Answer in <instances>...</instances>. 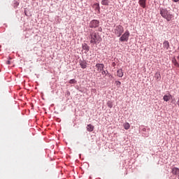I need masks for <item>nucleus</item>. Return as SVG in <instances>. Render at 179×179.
Here are the masks:
<instances>
[{
    "mask_svg": "<svg viewBox=\"0 0 179 179\" xmlns=\"http://www.w3.org/2000/svg\"><path fill=\"white\" fill-rule=\"evenodd\" d=\"M95 6H96V9H100V5L99 3H95Z\"/></svg>",
    "mask_w": 179,
    "mask_h": 179,
    "instance_id": "5701e85b",
    "label": "nucleus"
},
{
    "mask_svg": "<svg viewBox=\"0 0 179 179\" xmlns=\"http://www.w3.org/2000/svg\"><path fill=\"white\" fill-rule=\"evenodd\" d=\"M163 48L166 51H167V50H169V48H170V43L169 42V41H164V43H163Z\"/></svg>",
    "mask_w": 179,
    "mask_h": 179,
    "instance_id": "6e6552de",
    "label": "nucleus"
},
{
    "mask_svg": "<svg viewBox=\"0 0 179 179\" xmlns=\"http://www.w3.org/2000/svg\"><path fill=\"white\" fill-rule=\"evenodd\" d=\"M107 73H108V71L102 70L101 74L105 75V76H107Z\"/></svg>",
    "mask_w": 179,
    "mask_h": 179,
    "instance_id": "412c9836",
    "label": "nucleus"
},
{
    "mask_svg": "<svg viewBox=\"0 0 179 179\" xmlns=\"http://www.w3.org/2000/svg\"><path fill=\"white\" fill-rule=\"evenodd\" d=\"M100 24V22L97 20H93L90 22V27L91 29H96V27H99Z\"/></svg>",
    "mask_w": 179,
    "mask_h": 179,
    "instance_id": "39448f33",
    "label": "nucleus"
},
{
    "mask_svg": "<svg viewBox=\"0 0 179 179\" xmlns=\"http://www.w3.org/2000/svg\"><path fill=\"white\" fill-rule=\"evenodd\" d=\"M94 130V126L90 124H87V131H88V132H93Z\"/></svg>",
    "mask_w": 179,
    "mask_h": 179,
    "instance_id": "9b49d317",
    "label": "nucleus"
},
{
    "mask_svg": "<svg viewBox=\"0 0 179 179\" xmlns=\"http://www.w3.org/2000/svg\"><path fill=\"white\" fill-rule=\"evenodd\" d=\"M172 62L174 66H176V68H179V54L177 56L176 59V58L173 59Z\"/></svg>",
    "mask_w": 179,
    "mask_h": 179,
    "instance_id": "423d86ee",
    "label": "nucleus"
},
{
    "mask_svg": "<svg viewBox=\"0 0 179 179\" xmlns=\"http://www.w3.org/2000/svg\"><path fill=\"white\" fill-rule=\"evenodd\" d=\"M173 2H178L179 0H173Z\"/></svg>",
    "mask_w": 179,
    "mask_h": 179,
    "instance_id": "cd10ccee",
    "label": "nucleus"
},
{
    "mask_svg": "<svg viewBox=\"0 0 179 179\" xmlns=\"http://www.w3.org/2000/svg\"><path fill=\"white\" fill-rule=\"evenodd\" d=\"M113 33L117 37H121L124 33V27L122 25H117L114 27Z\"/></svg>",
    "mask_w": 179,
    "mask_h": 179,
    "instance_id": "7ed1b4c3",
    "label": "nucleus"
},
{
    "mask_svg": "<svg viewBox=\"0 0 179 179\" xmlns=\"http://www.w3.org/2000/svg\"><path fill=\"white\" fill-rule=\"evenodd\" d=\"M117 76L119 78H122V76H124V72H122V69H119L117 71Z\"/></svg>",
    "mask_w": 179,
    "mask_h": 179,
    "instance_id": "f8f14e48",
    "label": "nucleus"
},
{
    "mask_svg": "<svg viewBox=\"0 0 179 179\" xmlns=\"http://www.w3.org/2000/svg\"><path fill=\"white\" fill-rule=\"evenodd\" d=\"M123 127H124V129H129V128H131V125L128 122L124 123L123 124Z\"/></svg>",
    "mask_w": 179,
    "mask_h": 179,
    "instance_id": "a211bd4d",
    "label": "nucleus"
},
{
    "mask_svg": "<svg viewBox=\"0 0 179 179\" xmlns=\"http://www.w3.org/2000/svg\"><path fill=\"white\" fill-rule=\"evenodd\" d=\"M7 64H8V65H9L10 64V61H7Z\"/></svg>",
    "mask_w": 179,
    "mask_h": 179,
    "instance_id": "bb28decb",
    "label": "nucleus"
},
{
    "mask_svg": "<svg viewBox=\"0 0 179 179\" xmlns=\"http://www.w3.org/2000/svg\"><path fill=\"white\" fill-rule=\"evenodd\" d=\"M90 40L91 44H99L101 43V36L97 32H92L90 35Z\"/></svg>",
    "mask_w": 179,
    "mask_h": 179,
    "instance_id": "f257e3e1",
    "label": "nucleus"
},
{
    "mask_svg": "<svg viewBox=\"0 0 179 179\" xmlns=\"http://www.w3.org/2000/svg\"><path fill=\"white\" fill-rule=\"evenodd\" d=\"M171 173L173 176H179V169L177 167L172 168Z\"/></svg>",
    "mask_w": 179,
    "mask_h": 179,
    "instance_id": "1a4fd4ad",
    "label": "nucleus"
},
{
    "mask_svg": "<svg viewBox=\"0 0 179 179\" xmlns=\"http://www.w3.org/2000/svg\"><path fill=\"white\" fill-rule=\"evenodd\" d=\"M98 31H103V29H102L101 27H99V28L98 29Z\"/></svg>",
    "mask_w": 179,
    "mask_h": 179,
    "instance_id": "a878e982",
    "label": "nucleus"
},
{
    "mask_svg": "<svg viewBox=\"0 0 179 179\" xmlns=\"http://www.w3.org/2000/svg\"><path fill=\"white\" fill-rule=\"evenodd\" d=\"M83 49L85 50V51H86L87 52L90 50L89 45H87V44H86V43H83Z\"/></svg>",
    "mask_w": 179,
    "mask_h": 179,
    "instance_id": "dca6fc26",
    "label": "nucleus"
},
{
    "mask_svg": "<svg viewBox=\"0 0 179 179\" xmlns=\"http://www.w3.org/2000/svg\"><path fill=\"white\" fill-rule=\"evenodd\" d=\"M101 3V5L108 6V3H110V0H102Z\"/></svg>",
    "mask_w": 179,
    "mask_h": 179,
    "instance_id": "4468645a",
    "label": "nucleus"
},
{
    "mask_svg": "<svg viewBox=\"0 0 179 179\" xmlns=\"http://www.w3.org/2000/svg\"><path fill=\"white\" fill-rule=\"evenodd\" d=\"M17 6H19V2L15 1V2L14 3V8H17Z\"/></svg>",
    "mask_w": 179,
    "mask_h": 179,
    "instance_id": "4be33fe9",
    "label": "nucleus"
},
{
    "mask_svg": "<svg viewBox=\"0 0 179 179\" xmlns=\"http://www.w3.org/2000/svg\"><path fill=\"white\" fill-rule=\"evenodd\" d=\"M120 41H128L129 40V31L127 30L120 38Z\"/></svg>",
    "mask_w": 179,
    "mask_h": 179,
    "instance_id": "20e7f679",
    "label": "nucleus"
},
{
    "mask_svg": "<svg viewBox=\"0 0 179 179\" xmlns=\"http://www.w3.org/2000/svg\"><path fill=\"white\" fill-rule=\"evenodd\" d=\"M178 177H179V175H178ZM178 179H179V178H178Z\"/></svg>",
    "mask_w": 179,
    "mask_h": 179,
    "instance_id": "c85d7f7f",
    "label": "nucleus"
},
{
    "mask_svg": "<svg viewBox=\"0 0 179 179\" xmlns=\"http://www.w3.org/2000/svg\"><path fill=\"white\" fill-rule=\"evenodd\" d=\"M96 89H92V93H96Z\"/></svg>",
    "mask_w": 179,
    "mask_h": 179,
    "instance_id": "393cba45",
    "label": "nucleus"
},
{
    "mask_svg": "<svg viewBox=\"0 0 179 179\" xmlns=\"http://www.w3.org/2000/svg\"><path fill=\"white\" fill-rule=\"evenodd\" d=\"M160 15L161 16H162V17H164V19H166L167 22H171V20H173V19H174V15L170 13V12L166 8L161 9Z\"/></svg>",
    "mask_w": 179,
    "mask_h": 179,
    "instance_id": "f03ea898",
    "label": "nucleus"
},
{
    "mask_svg": "<svg viewBox=\"0 0 179 179\" xmlns=\"http://www.w3.org/2000/svg\"><path fill=\"white\" fill-rule=\"evenodd\" d=\"M138 3L141 8H146V0H139Z\"/></svg>",
    "mask_w": 179,
    "mask_h": 179,
    "instance_id": "9d476101",
    "label": "nucleus"
},
{
    "mask_svg": "<svg viewBox=\"0 0 179 179\" xmlns=\"http://www.w3.org/2000/svg\"><path fill=\"white\" fill-rule=\"evenodd\" d=\"M96 71L98 72H101L103 69H104V64H96Z\"/></svg>",
    "mask_w": 179,
    "mask_h": 179,
    "instance_id": "0eeeda50",
    "label": "nucleus"
},
{
    "mask_svg": "<svg viewBox=\"0 0 179 179\" xmlns=\"http://www.w3.org/2000/svg\"><path fill=\"white\" fill-rule=\"evenodd\" d=\"M107 106L109 107V108H113V102H111V101H108Z\"/></svg>",
    "mask_w": 179,
    "mask_h": 179,
    "instance_id": "6ab92c4d",
    "label": "nucleus"
},
{
    "mask_svg": "<svg viewBox=\"0 0 179 179\" xmlns=\"http://www.w3.org/2000/svg\"><path fill=\"white\" fill-rule=\"evenodd\" d=\"M155 78L157 80H160V79H162V76L160 75V73L157 72L155 75Z\"/></svg>",
    "mask_w": 179,
    "mask_h": 179,
    "instance_id": "2eb2a0df",
    "label": "nucleus"
},
{
    "mask_svg": "<svg viewBox=\"0 0 179 179\" xmlns=\"http://www.w3.org/2000/svg\"><path fill=\"white\" fill-rule=\"evenodd\" d=\"M163 99L164 101H169L171 99V95H164Z\"/></svg>",
    "mask_w": 179,
    "mask_h": 179,
    "instance_id": "f3484780",
    "label": "nucleus"
},
{
    "mask_svg": "<svg viewBox=\"0 0 179 179\" xmlns=\"http://www.w3.org/2000/svg\"><path fill=\"white\" fill-rule=\"evenodd\" d=\"M69 83H70V85H74V83H76V80L71 79L69 80Z\"/></svg>",
    "mask_w": 179,
    "mask_h": 179,
    "instance_id": "aec40b11",
    "label": "nucleus"
},
{
    "mask_svg": "<svg viewBox=\"0 0 179 179\" xmlns=\"http://www.w3.org/2000/svg\"><path fill=\"white\" fill-rule=\"evenodd\" d=\"M80 65L83 69H86V67L87 66V64L86 63V62H81L80 63Z\"/></svg>",
    "mask_w": 179,
    "mask_h": 179,
    "instance_id": "ddd939ff",
    "label": "nucleus"
},
{
    "mask_svg": "<svg viewBox=\"0 0 179 179\" xmlns=\"http://www.w3.org/2000/svg\"><path fill=\"white\" fill-rule=\"evenodd\" d=\"M116 86H121V82L116 81Z\"/></svg>",
    "mask_w": 179,
    "mask_h": 179,
    "instance_id": "b1692460",
    "label": "nucleus"
}]
</instances>
